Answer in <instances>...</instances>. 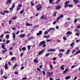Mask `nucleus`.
Masks as SVG:
<instances>
[{
  "label": "nucleus",
  "mask_w": 80,
  "mask_h": 80,
  "mask_svg": "<svg viewBox=\"0 0 80 80\" xmlns=\"http://www.w3.org/2000/svg\"><path fill=\"white\" fill-rule=\"evenodd\" d=\"M57 13V11L54 12L53 14V16L56 17Z\"/></svg>",
  "instance_id": "25"
},
{
  "label": "nucleus",
  "mask_w": 80,
  "mask_h": 80,
  "mask_svg": "<svg viewBox=\"0 0 80 80\" xmlns=\"http://www.w3.org/2000/svg\"><path fill=\"white\" fill-rule=\"evenodd\" d=\"M12 20H10L9 21V25H10V24H12Z\"/></svg>",
  "instance_id": "39"
},
{
  "label": "nucleus",
  "mask_w": 80,
  "mask_h": 80,
  "mask_svg": "<svg viewBox=\"0 0 80 80\" xmlns=\"http://www.w3.org/2000/svg\"><path fill=\"white\" fill-rule=\"evenodd\" d=\"M0 71H1L0 75H2L3 74V70H1Z\"/></svg>",
  "instance_id": "52"
},
{
  "label": "nucleus",
  "mask_w": 80,
  "mask_h": 80,
  "mask_svg": "<svg viewBox=\"0 0 80 80\" xmlns=\"http://www.w3.org/2000/svg\"><path fill=\"white\" fill-rule=\"evenodd\" d=\"M49 30H55V29H54V28H49Z\"/></svg>",
  "instance_id": "42"
},
{
  "label": "nucleus",
  "mask_w": 80,
  "mask_h": 80,
  "mask_svg": "<svg viewBox=\"0 0 80 80\" xmlns=\"http://www.w3.org/2000/svg\"><path fill=\"white\" fill-rule=\"evenodd\" d=\"M17 17L15 16L14 18H11V20H15L17 18Z\"/></svg>",
  "instance_id": "37"
},
{
  "label": "nucleus",
  "mask_w": 80,
  "mask_h": 80,
  "mask_svg": "<svg viewBox=\"0 0 80 80\" xmlns=\"http://www.w3.org/2000/svg\"><path fill=\"white\" fill-rule=\"evenodd\" d=\"M6 52H7V50H5L3 51L2 52V53H5Z\"/></svg>",
  "instance_id": "46"
},
{
  "label": "nucleus",
  "mask_w": 80,
  "mask_h": 80,
  "mask_svg": "<svg viewBox=\"0 0 80 80\" xmlns=\"http://www.w3.org/2000/svg\"><path fill=\"white\" fill-rule=\"evenodd\" d=\"M9 55H13V53L12 52L9 51Z\"/></svg>",
  "instance_id": "50"
},
{
  "label": "nucleus",
  "mask_w": 80,
  "mask_h": 80,
  "mask_svg": "<svg viewBox=\"0 0 80 80\" xmlns=\"http://www.w3.org/2000/svg\"><path fill=\"white\" fill-rule=\"evenodd\" d=\"M55 49H49L48 51V52H55Z\"/></svg>",
  "instance_id": "16"
},
{
  "label": "nucleus",
  "mask_w": 80,
  "mask_h": 80,
  "mask_svg": "<svg viewBox=\"0 0 80 80\" xmlns=\"http://www.w3.org/2000/svg\"><path fill=\"white\" fill-rule=\"evenodd\" d=\"M26 37V35L25 34H21L20 35H19V37H20V38H22L25 37Z\"/></svg>",
  "instance_id": "5"
},
{
  "label": "nucleus",
  "mask_w": 80,
  "mask_h": 80,
  "mask_svg": "<svg viewBox=\"0 0 80 80\" xmlns=\"http://www.w3.org/2000/svg\"><path fill=\"white\" fill-rule=\"evenodd\" d=\"M59 51L60 52H65V50H64V49H59Z\"/></svg>",
  "instance_id": "28"
},
{
  "label": "nucleus",
  "mask_w": 80,
  "mask_h": 80,
  "mask_svg": "<svg viewBox=\"0 0 80 80\" xmlns=\"http://www.w3.org/2000/svg\"><path fill=\"white\" fill-rule=\"evenodd\" d=\"M36 8H37V11H40V10L42 8V6L40 5V4H39L36 6Z\"/></svg>",
  "instance_id": "2"
},
{
  "label": "nucleus",
  "mask_w": 80,
  "mask_h": 80,
  "mask_svg": "<svg viewBox=\"0 0 80 80\" xmlns=\"http://www.w3.org/2000/svg\"><path fill=\"white\" fill-rule=\"evenodd\" d=\"M49 66L50 67V68H51V69L53 68V66H52V65H49Z\"/></svg>",
  "instance_id": "55"
},
{
  "label": "nucleus",
  "mask_w": 80,
  "mask_h": 80,
  "mask_svg": "<svg viewBox=\"0 0 80 80\" xmlns=\"http://www.w3.org/2000/svg\"><path fill=\"white\" fill-rule=\"evenodd\" d=\"M70 52V49H68L67 50V52H66L65 54L66 55H68Z\"/></svg>",
  "instance_id": "15"
},
{
  "label": "nucleus",
  "mask_w": 80,
  "mask_h": 80,
  "mask_svg": "<svg viewBox=\"0 0 80 80\" xmlns=\"http://www.w3.org/2000/svg\"><path fill=\"white\" fill-rule=\"evenodd\" d=\"M56 41L57 42H58V43H60V40H56Z\"/></svg>",
  "instance_id": "57"
},
{
  "label": "nucleus",
  "mask_w": 80,
  "mask_h": 80,
  "mask_svg": "<svg viewBox=\"0 0 80 80\" xmlns=\"http://www.w3.org/2000/svg\"><path fill=\"white\" fill-rule=\"evenodd\" d=\"M49 78L50 80H53L54 79V78Z\"/></svg>",
  "instance_id": "64"
},
{
  "label": "nucleus",
  "mask_w": 80,
  "mask_h": 80,
  "mask_svg": "<svg viewBox=\"0 0 80 80\" xmlns=\"http://www.w3.org/2000/svg\"><path fill=\"white\" fill-rule=\"evenodd\" d=\"M3 36H4V34H2L0 36V38H3Z\"/></svg>",
  "instance_id": "43"
},
{
  "label": "nucleus",
  "mask_w": 80,
  "mask_h": 80,
  "mask_svg": "<svg viewBox=\"0 0 80 80\" xmlns=\"http://www.w3.org/2000/svg\"><path fill=\"white\" fill-rule=\"evenodd\" d=\"M6 2L7 4H11V3H12V0H7Z\"/></svg>",
  "instance_id": "13"
},
{
  "label": "nucleus",
  "mask_w": 80,
  "mask_h": 80,
  "mask_svg": "<svg viewBox=\"0 0 80 80\" xmlns=\"http://www.w3.org/2000/svg\"><path fill=\"white\" fill-rule=\"evenodd\" d=\"M73 45H74V42H72V43L71 44H70V46L72 47Z\"/></svg>",
  "instance_id": "53"
},
{
  "label": "nucleus",
  "mask_w": 80,
  "mask_h": 80,
  "mask_svg": "<svg viewBox=\"0 0 80 80\" xmlns=\"http://www.w3.org/2000/svg\"><path fill=\"white\" fill-rule=\"evenodd\" d=\"M26 26H32V25H33L32 24H30L28 23L27 22L26 24Z\"/></svg>",
  "instance_id": "21"
},
{
  "label": "nucleus",
  "mask_w": 80,
  "mask_h": 80,
  "mask_svg": "<svg viewBox=\"0 0 80 80\" xmlns=\"http://www.w3.org/2000/svg\"><path fill=\"white\" fill-rule=\"evenodd\" d=\"M0 14L2 15H5V13L2 12H0Z\"/></svg>",
  "instance_id": "36"
},
{
  "label": "nucleus",
  "mask_w": 80,
  "mask_h": 80,
  "mask_svg": "<svg viewBox=\"0 0 80 80\" xmlns=\"http://www.w3.org/2000/svg\"><path fill=\"white\" fill-rule=\"evenodd\" d=\"M60 1H61V0H58L56 2L57 3H59V2H60Z\"/></svg>",
  "instance_id": "61"
},
{
  "label": "nucleus",
  "mask_w": 80,
  "mask_h": 80,
  "mask_svg": "<svg viewBox=\"0 0 80 80\" xmlns=\"http://www.w3.org/2000/svg\"><path fill=\"white\" fill-rule=\"evenodd\" d=\"M74 32H77V33H78V31H79V30H78V29H76L74 30Z\"/></svg>",
  "instance_id": "32"
},
{
  "label": "nucleus",
  "mask_w": 80,
  "mask_h": 80,
  "mask_svg": "<svg viewBox=\"0 0 80 80\" xmlns=\"http://www.w3.org/2000/svg\"><path fill=\"white\" fill-rule=\"evenodd\" d=\"M12 34H13L12 37H13V41H15V36L16 35L15 33H13V32L12 33Z\"/></svg>",
  "instance_id": "8"
},
{
  "label": "nucleus",
  "mask_w": 80,
  "mask_h": 80,
  "mask_svg": "<svg viewBox=\"0 0 80 80\" xmlns=\"http://www.w3.org/2000/svg\"><path fill=\"white\" fill-rule=\"evenodd\" d=\"M17 67V64L15 65L13 67V68H12V70H14L15 69V68H16V67Z\"/></svg>",
  "instance_id": "35"
},
{
  "label": "nucleus",
  "mask_w": 80,
  "mask_h": 80,
  "mask_svg": "<svg viewBox=\"0 0 80 80\" xmlns=\"http://www.w3.org/2000/svg\"><path fill=\"white\" fill-rule=\"evenodd\" d=\"M34 62H35V63H38L39 62V61L38 60V59H34L33 60Z\"/></svg>",
  "instance_id": "22"
},
{
  "label": "nucleus",
  "mask_w": 80,
  "mask_h": 80,
  "mask_svg": "<svg viewBox=\"0 0 80 80\" xmlns=\"http://www.w3.org/2000/svg\"><path fill=\"white\" fill-rule=\"evenodd\" d=\"M58 57H59L60 58H62V56H63V53H60L58 55Z\"/></svg>",
  "instance_id": "10"
},
{
  "label": "nucleus",
  "mask_w": 80,
  "mask_h": 80,
  "mask_svg": "<svg viewBox=\"0 0 80 80\" xmlns=\"http://www.w3.org/2000/svg\"><path fill=\"white\" fill-rule=\"evenodd\" d=\"M33 39H34L33 36H31L28 38V41H30V40H33Z\"/></svg>",
  "instance_id": "4"
},
{
  "label": "nucleus",
  "mask_w": 80,
  "mask_h": 80,
  "mask_svg": "<svg viewBox=\"0 0 80 80\" xmlns=\"http://www.w3.org/2000/svg\"><path fill=\"white\" fill-rule=\"evenodd\" d=\"M15 7V3H13L12 4V6L11 8H10L9 9L12 12L13 11V8Z\"/></svg>",
  "instance_id": "3"
},
{
  "label": "nucleus",
  "mask_w": 80,
  "mask_h": 80,
  "mask_svg": "<svg viewBox=\"0 0 80 80\" xmlns=\"http://www.w3.org/2000/svg\"><path fill=\"white\" fill-rule=\"evenodd\" d=\"M14 74L15 75H17L18 74V72L17 71H15L14 72Z\"/></svg>",
  "instance_id": "60"
},
{
  "label": "nucleus",
  "mask_w": 80,
  "mask_h": 80,
  "mask_svg": "<svg viewBox=\"0 0 80 80\" xmlns=\"http://www.w3.org/2000/svg\"><path fill=\"white\" fill-rule=\"evenodd\" d=\"M57 60V58H52V60Z\"/></svg>",
  "instance_id": "59"
},
{
  "label": "nucleus",
  "mask_w": 80,
  "mask_h": 80,
  "mask_svg": "<svg viewBox=\"0 0 80 80\" xmlns=\"http://www.w3.org/2000/svg\"><path fill=\"white\" fill-rule=\"evenodd\" d=\"M75 52V50L73 49L72 51V54H73Z\"/></svg>",
  "instance_id": "41"
},
{
  "label": "nucleus",
  "mask_w": 80,
  "mask_h": 80,
  "mask_svg": "<svg viewBox=\"0 0 80 80\" xmlns=\"http://www.w3.org/2000/svg\"><path fill=\"white\" fill-rule=\"evenodd\" d=\"M44 34L45 35H46L47 34H48V32H47V31H45V32H44Z\"/></svg>",
  "instance_id": "63"
},
{
  "label": "nucleus",
  "mask_w": 80,
  "mask_h": 80,
  "mask_svg": "<svg viewBox=\"0 0 80 80\" xmlns=\"http://www.w3.org/2000/svg\"><path fill=\"white\" fill-rule=\"evenodd\" d=\"M73 2H75V4L77 5V3H78L79 2V0H73Z\"/></svg>",
  "instance_id": "9"
},
{
  "label": "nucleus",
  "mask_w": 80,
  "mask_h": 80,
  "mask_svg": "<svg viewBox=\"0 0 80 80\" xmlns=\"http://www.w3.org/2000/svg\"><path fill=\"white\" fill-rule=\"evenodd\" d=\"M48 56H49V53H47L45 55V57H47Z\"/></svg>",
  "instance_id": "51"
},
{
  "label": "nucleus",
  "mask_w": 80,
  "mask_h": 80,
  "mask_svg": "<svg viewBox=\"0 0 80 80\" xmlns=\"http://www.w3.org/2000/svg\"><path fill=\"white\" fill-rule=\"evenodd\" d=\"M43 52H44V50L42 49V50L39 52L38 53V55H42L43 53Z\"/></svg>",
  "instance_id": "6"
},
{
  "label": "nucleus",
  "mask_w": 80,
  "mask_h": 80,
  "mask_svg": "<svg viewBox=\"0 0 80 80\" xmlns=\"http://www.w3.org/2000/svg\"><path fill=\"white\" fill-rule=\"evenodd\" d=\"M22 80H27V78H22Z\"/></svg>",
  "instance_id": "62"
},
{
  "label": "nucleus",
  "mask_w": 80,
  "mask_h": 80,
  "mask_svg": "<svg viewBox=\"0 0 80 80\" xmlns=\"http://www.w3.org/2000/svg\"><path fill=\"white\" fill-rule=\"evenodd\" d=\"M68 7H71V8H72V7H73V6L71 4H70V5H68Z\"/></svg>",
  "instance_id": "54"
},
{
  "label": "nucleus",
  "mask_w": 80,
  "mask_h": 80,
  "mask_svg": "<svg viewBox=\"0 0 80 80\" xmlns=\"http://www.w3.org/2000/svg\"><path fill=\"white\" fill-rule=\"evenodd\" d=\"M55 0H49V2L50 4L52 5L53 4V1H55Z\"/></svg>",
  "instance_id": "20"
},
{
  "label": "nucleus",
  "mask_w": 80,
  "mask_h": 80,
  "mask_svg": "<svg viewBox=\"0 0 80 80\" xmlns=\"http://www.w3.org/2000/svg\"><path fill=\"white\" fill-rule=\"evenodd\" d=\"M23 12H24V10H22V11H21L20 12V13H21V14L23 13Z\"/></svg>",
  "instance_id": "44"
},
{
  "label": "nucleus",
  "mask_w": 80,
  "mask_h": 80,
  "mask_svg": "<svg viewBox=\"0 0 80 80\" xmlns=\"http://www.w3.org/2000/svg\"><path fill=\"white\" fill-rule=\"evenodd\" d=\"M47 73L48 74V75H51V74H52V73H53V72H47Z\"/></svg>",
  "instance_id": "27"
},
{
  "label": "nucleus",
  "mask_w": 80,
  "mask_h": 80,
  "mask_svg": "<svg viewBox=\"0 0 80 80\" xmlns=\"http://www.w3.org/2000/svg\"><path fill=\"white\" fill-rule=\"evenodd\" d=\"M65 65H62L60 67V70H64V69H65V68L63 67Z\"/></svg>",
  "instance_id": "18"
},
{
  "label": "nucleus",
  "mask_w": 80,
  "mask_h": 80,
  "mask_svg": "<svg viewBox=\"0 0 80 80\" xmlns=\"http://www.w3.org/2000/svg\"><path fill=\"white\" fill-rule=\"evenodd\" d=\"M4 34H6V33L8 34V33H10V32H8V31H6L4 32Z\"/></svg>",
  "instance_id": "40"
},
{
  "label": "nucleus",
  "mask_w": 80,
  "mask_h": 80,
  "mask_svg": "<svg viewBox=\"0 0 80 80\" xmlns=\"http://www.w3.org/2000/svg\"><path fill=\"white\" fill-rule=\"evenodd\" d=\"M72 32L71 31H68L66 33V35H72Z\"/></svg>",
  "instance_id": "12"
},
{
  "label": "nucleus",
  "mask_w": 80,
  "mask_h": 80,
  "mask_svg": "<svg viewBox=\"0 0 80 80\" xmlns=\"http://www.w3.org/2000/svg\"><path fill=\"white\" fill-rule=\"evenodd\" d=\"M78 22V21H77V19H75L74 21V23H77Z\"/></svg>",
  "instance_id": "38"
},
{
  "label": "nucleus",
  "mask_w": 80,
  "mask_h": 80,
  "mask_svg": "<svg viewBox=\"0 0 80 80\" xmlns=\"http://www.w3.org/2000/svg\"><path fill=\"white\" fill-rule=\"evenodd\" d=\"M63 39L64 40H65V41L67 40V38H66V37H63Z\"/></svg>",
  "instance_id": "56"
},
{
  "label": "nucleus",
  "mask_w": 80,
  "mask_h": 80,
  "mask_svg": "<svg viewBox=\"0 0 80 80\" xmlns=\"http://www.w3.org/2000/svg\"><path fill=\"white\" fill-rule=\"evenodd\" d=\"M10 43V41L8 40H7L6 41V43Z\"/></svg>",
  "instance_id": "49"
},
{
  "label": "nucleus",
  "mask_w": 80,
  "mask_h": 80,
  "mask_svg": "<svg viewBox=\"0 0 80 80\" xmlns=\"http://www.w3.org/2000/svg\"><path fill=\"white\" fill-rule=\"evenodd\" d=\"M79 53H80V50L77 51L74 54V55H77V54H79Z\"/></svg>",
  "instance_id": "19"
},
{
  "label": "nucleus",
  "mask_w": 80,
  "mask_h": 80,
  "mask_svg": "<svg viewBox=\"0 0 80 80\" xmlns=\"http://www.w3.org/2000/svg\"><path fill=\"white\" fill-rule=\"evenodd\" d=\"M27 47L28 48V50H30V46L29 45H28Z\"/></svg>",
  "instance_id": "48"
},
{
  "label": "nucleus",
  "mask_w": 80,
  "mask_h": 80,
  "mask_svg": "<svg viewBox=\"0 0 80 80\" xmlns=\"http://www.w3.org/2000/svg\"><path fill=\"white\" fill-rule=\"evenodd\" d=\"M68 7V5L65 4L64 8H66L67 7Z\"/></svg>",
  "instance_id": "33"
},
{
  "label": "nucleus",
  "mask_w": 80,
  "mask_h": 80,
  "mask_svg": "<svg viewBox=\"0 0 80 80\" xmlns=\"http://www.w3.org/2000/svg\"><path fill=\"white\" fill-rule=\"evenodd\" d=\"M65 78L66 80H68V79H70V77L69 76H68L65 77Z\"/></svg>",
  "instance_id": "24"
},
{
  "label": "nucleus",
  "mask_w": 80,
  "mask_h": 80,
  "mask_svg": "<svg viewBox=\"0 0 80 80\" xmlns=\"http://www.w3.org/2000/svg\"><path fill=\"white\" fill-rule=\"evenodd\" d=\"M70 2L69 1H67L64 3V4L68 5L67 4H68V3H69Z\"/></svg>",
  "instance_id": "29"
},
{
  "label": "nucleus",
  "mask_w": 80,
  "mask_h": 80,
  "mask_svg": "<svg viewBox=\"0 0 80 80\" xmlns=\"http://www.w3.org/2000/svg\"><path fill=\"white\" fill-rule=\"evenodd\" d=\"M42 73L43 75H45V71H42Z\"/></svg>",
  "instance_id": "58"
},
{
  "label": "nucleus",
  "mask_w": 80,
  "mask_h": 80,
  "mask_svg": "<svg viewBox=\"0 0 80 80\" xmlns=\"http://www.w3.org/2000/svg\"><path fill=\"white\" fill-rule=\"evenodd\" d=\"M45 43H46V42L45 41L41 42H40V44L39 45V47H41L42 45L43 47H46Z\"/></svg>",
  "instance_id": "1"
},
{
  "label": "nucleus",
  "mask_w": 80,
  "mask_h": 80,
  "mask_svg": "<svg viewBox=\"0 0 80 80\" xmlns=\"http://www.w3.org/2000/svg\"><path fill=\"white\" fill-rule=\"evenodd\" d=\"M4 68H5L6 70H8V65L7 64H5L4 66Z\"/></svg>",
  "instance_id": "17"
},
{
  "label": "nucleus",
  "mask_w": 80,
  "mask_h": 80,
  "mask_svg": "<svg viewBox=\"0 0 80 80\" xmlns=\"http://www.w3.org/2000/svg\"><path fill=\"white\" fill-rule=\"evenodd\" d=\"M13 48L11 47L9 49V50H13Z\"/></svg>",
  "instance_id": "45"
},
{
  "label": "nucleus",
  "mask_w": 80,
  "mask_h": 80,
  "mask_svg": "<svg viewBox=\"0 0 80 80\" xmlns=\"http://www.w3.org/2000/svg\"><path fill=\"white\" fill-rule=\"evenodd\" d=\"M3 12L4 13H9L8 11V10H3Z\"/></svg>",
  "instance_id": "26"
},
{
  "label": "nucleus",
  "mask_w": 80,
  "mask_h": 80,
  "mask_svg": "<svg viewBox=\"0 0 80 80\" xmlns=\"http://www.w3.org/2000/svg\"><path fill=\"white\" fill-rule=\"evenodd\" d=\"M62 8V6L60 5L57 6L56 7V10H60Z\"/></svg>",
  "instance_id": "7"
},
{
  "label": "nucleus",
  "mask_w": 80,
  "mask_h": 80,
  "mask_svg": "<svg viewBox=\"0 0 80 80\" xmlns=\"http://www.w3.org/2000/svg\"><path fill=\"white\" fill-rule=\"evenodd\" d=\"M22 50H23V51H25V50H26V48L25 47L22 48Z\"/></svg>",
  "instance_id": "30"
},
{
  "label": "nucleus",
  "mask_w": 80,
  "mask_h": 80,
  "mask_svg": "<svg viewBox=\"0 0 80 80\" xmlns=\"http://www.w3.org/2000/svg\"><path fill=\"white\" fill-rule=\"evenodd\" d=\"M1 48H3V49H5V50H6L7 48H5V45H3L1 46Z\"/></svg>",
  "instance_id": "23"
},
{
  "label": "nucleus",
  "mask_w": 80,
  "mask_h": 80,
  "mask_svg": "<svg viewBox=\"0 0 80 80\" xmlns=\"http://www.w3.org/2000/svg\"><path fill=\"white\" fill-rule=\"evenodd\" d=\"M58 22L57 21H55L54 22H53L52 23L53 25H55L56 23H57V22Z\"/></svg>",
  "instance_id": "47"
},
{
  "label": "nucleus",
  "mask_w": 80,
  "mask_h": 80,
  "mask_svg": "<svg viewBox=\"0 0 80 80\" xmlns=\"http://www.w3.org/2000/svg\"><path fill=\"white\" fill-rule=\"evenodd\" d=\"M63 17V15H61L59 16V17H58V18L57 19V22H58V20H60V18H62Z\"/></svg>",
  "instance_id": "11"
},
{
  "label": "nucleus",
  "mask_w": 80,
  "mask_h": 80,
  "mask_svg": "<svg viewBox=\"0 0 80 80\" xmlns=\"http://www.w3.org/2000/svg\"><path fill=\"white\" fill-rule=\"evenodd\" d=\"M15 57H12L11 59V61H13V60H15Z\"/></svg>",
  "instance_id": "34"
},
{
  "label": "nucleus",
  "mask_w": 80,
  "mask_h": 80,
  "mask_svg": "<svg viewBox=\"0 0 80 80\" xmlns=\"http://www.w3.org/2000/svg\"><path fill=\"white\" fill-rule=\"evenodd\" d=\"M42 31H39V33H37V36H39V35H42Z\"/></svg>",
  "instance_id": "14"
},
{
  "label": "nucleus",
  "mask_w": 80,
  "mask_h": 80,
  "mask_svg": "<svg viewBox=\"0 0 80 80\" xmlns=\"http://www.w3.org/2000/svg\"><path fill=\"white\" fill-rule=\"evenodd\" d=\"M9 35H7L6 36V39H9Z\"/></svg>",
  "instance_id": "31"
}]
</instances>
